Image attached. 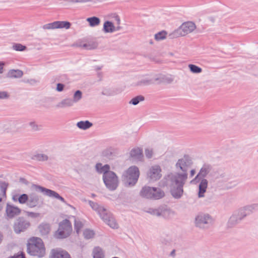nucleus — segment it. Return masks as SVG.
Segmentation results:
<instances>
[{"label": "nucleus", "instance_id": "nucleus-1", "mask_svg": "<svg viewBox=\"0 0 258 258\" xmlns=\"http://www.w3.org/2000/svg\"><path fill=\"white\" fill-rule=\"evenodd\" d=\"M96 168L99 172L104 173L103 180L106 186L110 189H115L118 185V179L114 172L109 170V166L108 165L102 166L101 164L98 163Z\"/></svg>", "mask_w": 258, "mask_h": 258}, {"label": "nucleus", "instance_id": "nucleus-2", "mask_svg": "<svg viewBox=\"0 0 258 258\" xmlns=\"http://www.w3.org/2000/svg\"><path fill=\"white\" fill-rule=\"evenodd\" d=\"M27 251L32 255L43 257L45 254V247L42 239L35 237L30 238L28 241Z\"/></svg>", "mask_w": 258, "mask_h": 258}, {"label": "nucleus", "instance_id": "nucleus-3", "mask_svg": "<svg viewBox=\"0 0 258 258\" xmlns=\"http://www.w3.org/2000/svg\"><path fill=\"white\" fill-rule=\"evenodd\" d=\"M187 177L186 174L183 173L178 174L173 179L172 188L171 193L175 198H179L182 194V186Z\"/></svg>", "mask_w": 258, "mask_h": 258}, {"label": "nucleus", "instance_id": "nucleus-4", "mask_svg": "<svg viewBox=\"0 0 258 258\" xmlns=\"http://www.w3.org/2000/svg\"><path fill=\"white\" fill-rule=\"evenodd\" d=\"M72 232V227L70 221L67 219L63 220L59 224L57 230L55 233V237L62 239L68 237Z\"/></svg>", "mask_w": 258, "mask_h": 258}, {"label": "nucleus", "instance_id": "nucleus-5", "mask_svg": "<svg viewBox=\"0 0 258 258\" xmlns=\"http://www.w3.org/2000/svg\"><path fill=\"white\" fill-rule=\"evenodd\" d=\"M92 207L96 210H98L103 220L112 228H118V224L112 216L108 213L106 210L103 207H99L95 203L91 204Z\"/></svg>", "mask_w": 258, "mask_h": 258}, {"label": "nucleus", "instance_id": "nucleus-6", "mask_svg": "<svg viewBox=\"0 0 258 258\" xmlns=\"http://www.w3.org/2000/svg\"><path fill=\"white\" fill-rule=\"evenodd\" d=\"M139 176V171L136 167H130L124 175V181L128 185H134Z\"/></svg>", "mask_w": 258, "mask_h": 258}, {"label": "nucleus", "instance_id": "nucleus-7", "mask_svg": "<svg viewBox=\"0 0 258 258\" xmlns=\"http://www.w3.org/2000/svg\"><path fill=\"white\" fill-rule=\"evenodd\" d=\"M141 195L147 198L159 199L163 197L164 194L159 189L145 187L141 191Z\"/></svg>", "mask_w": 258, "mask_h": 258}, {"label": "nucleus", "instance_id": "nucleus-8", "mask_svg": "<svg viewBox=\"0 0 258 258\" xmlns=\"http://www.w3.org/2000/svg\"><path fill=\"white\" fill-rule=\"evenodd\" d=\"M196 29L195 24L191 22H187L183 23L177 30V33L180 36H184L191 32Z\"/></svg>", "mask_w": 258, "mask_h": 258}, {"label": "nucleus", "instance_id": "nucleus-9", "mask_svg": "<svg viewBox=\"0 0 258 258\" xmlns=\"http://www.w3.org/2000/svg\"><path fill=\"white\" fill-rule=\"evenodd\" d=\"M71 26L70 23L66 21H56L43 26L45 29L66 28L69 29Z\"/></svg>", "mask_w": 258, "mask_h": 258}, {"label": "nucleus", "instance_id": "nucleus-10", "mask_svg": "<svg viewBox=\"0 0 258 258\" xmlns=\"http://www.w3.org/2000/svg\"><path fill=\"white\" fill-rule=\"evenodd\" d=\"M50 258H71L70 254L66 250L57 248L52 249Z\"/></svg>", "mask_w": 258, "mask_h": 258}, {"label": "nucleus", "instance_id": "nucleus-11", "mask_svg": "<svg viewBox=\"0 0 258 258\" xmlns=\"http://www.w3.org/2000/svg\"><path fill=\"white\" fill-rule=\"evenodd\" d=\"M161 170L159 166H153L148 173V176L152 181L157 180L159 179L161 176Z\"/></svg>", "mask_w": 258, "mask_h": 258}, {"label": "nucleus", "instance_id": "nucleus-12", "mask_svg": "<svg viewBox=\"0 0 258 258\" xmlns=\"http://www.w3.org/2000/svg\"><path fill=\"white\" fill-rule=\"evenodd\" d=\"M30 225L29 222L20 220L15 225V231L17 233H20L27 229Z\"/></svg>", "mask_w": 258, "mask_h": 258}, {"label": "nucleus", "instance_id": "nucleus-13", "mask_svg": "<svg viewBox=\"0 0 258 258\" xmlns=\"http://www.w3.org/2000/svg\"><path fill=\"white\" fill-rule=\"evenodd\" d=\"M6 212L9 217H13L16 215L19 214L20 213L21 211L17 207L10 205H8Z\"/></svg>", "mask_w": 258, "mask_h": 258}, {"label": "nucleus", "instance_id": "nucleus-14", "mask_svg": "<svg viewBox=\"0 0 258 258\" xmlns=\"http://www.w3.org/2000/svg\"><path fill=\"white\" fill-rule=\"evenodd\" d=\"M189 164V162L187 157H184L183 158H182L178 160V163H177V166H179L181 170L184 172H185L187 169V166Z\"/></svg>", "mask_w": 258, "mask_h": 258}, {"label": "nucleus", "instance_id": "nucleus-15", "mask_svg": "<svg viewBox=\"0 0 258 258\" xmlns=\"http://www.w3.org/2000/svg\"><path fill=\"white\" fill-rule=\"evenodd\" d=\"M131 156L136 159L141 160L143 157L142 150L139 148L133 149L131 152Z\"/></svg>", "mask_w": 258, "mask_h": 258}, {"label": "nucleus", "instance_id": "nucleus-16", "mask_svg": "<svg viewBox=\"0 0 258 258\" xmlns=\"http://www.w3.org/2000/svg\"><path fill=\"white\" fill-rule=\"evenodd\" d=\"M208 185V182L207 180L204 179L202 180L200 186H199V197H204V194L205 192Z\"/></svg>", "mask_w": 258, "mask_h": 258}, {"label": "nucleus", "instance_id": "nucleus-17", "mask_svg": "<svg viewBox=\"0 0 258 258\" xmlns=\"http://www.w3.org/2000/svg\"><path fill=\"white\" fill-rule=\"evenodd\" d=\"M38 201V198L37 196L30 195L28 198L27 205L31 208L34 207L37 205Z\"/></svg>", "mask_w": 258, "mask_h": 258}, {"label": "nucleus", "instance_id": "nucleus-18", "mask_svg": "<svg viewBox=\"0 0 258 258\" xmlns=\"http://www.w3.org/2000/svg\"><path fill=\"white\" fill-rule=\"evenodd\" d=\"M41 188L42 189V190L43 191H44L45 194H46V195H48L50 197H54L55 198H56L57 199L61 200L62 201H64L62 197H60L58 194L54 192V191H52V190H51L49 189H44L42 188Z\"/></svg>", "mask_w": 258, "mask_h": 258}, {"label": "nucleus", "instance_id": "nucleus-19", "mask_svg": "<svg viewBox=\"0 0 258 258\" xmlns=\"http://www.w3.org/2000/svg\"><path fill=\"white\" fill-rule=\"evenodd\" d=\"M23 75V72L20 70H12L8 73V76L10 78H18Z\"/></svg>", "mask_w": 258, "mask_h": 258}, {"label": "nucleus", "instance_id": "nucleus-20", "mask_svg": "<svg viewBox=\"0 0 258 258\" xmlns=\"http://www.w3.org/2000/svg\"><path fill=\"white\" fill-rule=\"evenodd\" d=\"M87 21L89 22L90 26L91 27L98 25L100 22L99 19L96 17L87 18Z\"/></svg>", "mask_w": 258, "mask_h": 258}, {"label": "nucleus", "instance_id": "nucleus-21", "mask_svg": "<svg viewBox=\"0 0 258 258\" xmlns=\"http://www.w3.org/2000/svg\"><path fill=\"white\" fill-rule=\"evenodd\" d=\"M39 228L40 232L43 235L48 233L50 230V226L47 224L41 225Z\"/></svg>", "mask_w": 258, "mask_h": 258}, {"label": "nucleus", "instance_id": "nucleus-22", "mask_svg": "<svg viewBox=\"0 0 258 258\" xmlns=\"http://www.w3.org/2000/svg\"><path fill=\"white\" fill-rule=\"evenodd\" d=\"M104 29L106 32H112L114 30V26L112 23L107 21L104 24Z\"/></svg>", "mask_w": 258, "mask_h": 258}, {"label": "nucleus", "instance_id": "nucleus-23", "mask_svg": "<svg viewBox=\"0 0 258 258\" xmlns=\"http://www.w3.org/2000/svg\"><path fill=\"white\" fill-rule=\"evenodd\" d=\"M92 124L89 122L88 121H80L77 123L78 126L79 128L83 130H86L87 128H89L92 126Z\"/></svg>", "mask_w": 258, "mask_h": 258}, {"label": "nucleus", "instance_id": "nucleus-24", "mask_svg": "<svg viewBox=\"0 0 258 258\" xmlns=\"http://www.w3.org/2000/svg\"><path fill=\"white\" fill-rule=\"evenodd\" d=\"M94 258H103V253L102 250L99 247L95 248L93 251Z\"/></svg>", "mask_w": 258, "mask_h": 258}, {"label": "nucleus", "instance_id": "nucleus-25", "mask_svg": "<svg viewBox=\"0 0 258 258\" xmlns=\"http://www.w3.org/2000/svg\"><path fill=\"white\" fill-rule=\"evenodd\" d=\"M83 224L82 222L78 220H75V228L78 234H79L81 231V229L83 228Z\"/></svg>", "mask_w": 258, "mask_h": 258}, {"label": "nucleus", "instance_id": "nucleus-26", "mask_svg": "<svg viewBox=\"0 0 258 258\" xmlns=\"http://www.w3.org/2000/svg\"><path fill=\"white\" fill-rule=\"evenodd\" d=\"M84 236L86 239H90L93 237L94 233L93 231L89 229H86L83 233Z\"/></svg>", "mask_w": 258, "mask_h": 258}, {"label": "nucleus", "instance_id": "nucleus-27", "mask_svg": "<svg viewBox=\"0 0 258 258\" xmlns=\"http://www.w3.org/2000/svg\"><path fill=\"white\" fill-rule=\"evenodd\" d=\"M29 197L26 194H23L18 198V201L21 204L28 202Z\"/></svg>", "mask_w": 258, "mask_h": 258}, {"label": "nucleus", "instance_id": "nucleus-28", "mask_svg": "<svg viewBox=\"0 0 258 258\" xmlns=\"http://www.w3.org/2000/svg\"><path fill=\"white\" fill-rule=\"evenodd\" d=\"M189 68L190 71L194 73H199L202 72V69L201 68L194 64H189Z\"/></svg>", "mask_w": 258, "mask_h": 258}, {"label": "nucleus", "instance_id": "nucleus-29", "mask_svg": "<svg viewBox=\"0 0 258 258\" xmlns=\"http://www.w3.org/2000/svg\"><path fill=\"white\" fill-rule=\"evenodd\" d=\"M209 219L210 218L208 216L204 217V219H203V218L201 216H198L196 219V221L198 224L201 223H207L208 221L207 220Z\"/></svg>", "mask_w": 258, "mask_h": 258}, {"label": "nucleus", "instance_id": "nucleus-30", "mask_svg": "<svg viewBox=\"0 0 258 258\" xmlns=\"http://www.w3.org/2000/svg\"><path fill=\"white\" fill-rule=\"evenodd\" d=\"M166 34L165 31L160 32L155 35V39L158 40L163 39L166 37Z\"/></svg>", "mask_w": 258, "mask_h": 258}, {"label": "nucleus", "instance_id": "nucleus-31", "mask_svg": "<svg viewBox=\"0 0 258 258\" xmlns=\"http://www.w3.org/2000/svg\"><path fill=\"white\" fill-rule=\"evenodd\" d=\"M144 100V97L142 96H139L137 97L133 98L131 102H132L134 105L137 104L140 101H142Z\"/></svg>", "mask_w": 258, "mask_h": 258}, {"label": "nucleus", "instance_id": "nucleus-32", "mask_svg": "<svg viewBox=\"0 0 258 258\" xmlns=\"http://www.w3.org/2000/svg\"><path fill=\"white\" fill-rule=\"evenodd\" d=\"M96 46H97V45H96V43H93V42H91L88 43V44H85L83 45L84 47H85L87 49H88L95 48L96 47Z\"/></svg>", "mask_w": 258, "mask_h": 258}, {"label": "nucleus", "instance_id": "nucleus-33", "mask_svg": "<svg viewBox=\"0 0 258 258\" xmlns=\"http://www.w3.org/2000/svg\"><path fill=\"white\" fill-rule=\"evenodd\" d=\"M14 48L18 51H23L26 49L25 46L22 45L20 44H16L13 46Z\"/></svg>", "mask_w": 258, "mask_h": 258}, {"label": "nucleus", "instance_id": "nucleus-34", "mask_svg": "<svg viewBox=\"0 0 258 258\" xmlns=\"http://www.w3.org/2000/svg\"><path fill=\"white\" fill-rule=\"evenodd\" d=\"M145 154H146V156L148 158L152 157V156L153 155V150H152V149H150V148L146 149V150H145Z\"/></svg>", "mask_w": 258, "mask_h": 258}, {"label": "nucleus", "instance_id": "nucleus-35", "mask_svg": "<svg viewBox=\"0 0 258 258\" xmlns=\"http://www.w3.org/2000/svg\"><path fill=\"white\" fill-rule=\"evenodd\" d=\"M82 93L80 91H77L74 95V100L78 101L81 98Z\"/></svg>", "mask_w": 258, "mask_h": 258}, {"label": "nucleus", "instance_id": "nucleus-36", "mask_svg": "<svg viewBox=\"0 0 258 258\" xmlns=\"http://www.w3.org/2000/svg\"><path fill=\"white\" fill-rule=\"evenodd\" d=\"M12 258H24V254L23 252H21L20 253H18L17 255L13 256Z\"/></svg>", "mask_w": 258, "mask_h": 258}, {"label": "nucleus", "instance_id": "nucleus-37", "mask_svg": "<svg viewBox=\"0 0 258 258\" xmlns=\"http://www.w3.org/2000/svg\"><path fill=\"white\" fill-rule=\"evenodd\" d=\"M28 215L31 217L36 218L39 217L40 214L35 213H28Z\"/></svg>", "mask_w": 258, "mask_h": 258}, {"label": "nucleus", "instance_id": "nucleus-38", "mask_svg": "<svg viewBox=\"0 0 258 258\" xmlns=\"http://www.w3.org/2000/svg\"><path fill=\"white\" fill-rule=\"evenodd\" d=\"M8 97V94L5 92H0V99Z\"/></svg>", "mask_w": 258, "mask_h": 258}, {"label": "nucleus", "instance_id": "nucleus-39", "mask_svg": "<svg viewBox=\"0 0 258 258\" xmlns=\"http://www.w3.org/2000/svg\"><path fill=\"white\" fill-rule=\"evenodd\" d=\"M38 159L39 160H46L47 159V157L45 155H42L41 156H38Z\"/></svg>", "mask_w": 258, "mask_h": 258}, {"label": "nucleus", "instance_id": "nucleus-40", "mask_svg": "<svg viewBox=\"0 0 258 258\" xmlns=\"http://www.w3.org/2000/svg\"><path fill=\"white\" fill-rule=\"evenodd\" d=\"M63 85L61 84H57V90L58 91H61L63 90Z\"/></svg>", "mask_w": 258, "mask_h": 258}, {"label": "nucleus", "instance_id": "nucleus-41", "mask_svg": "<svg viewBox=\"0 0 258 258\" xmlns=\"http://www.w3.org/2000/svg\"><path fill=\"white\" fill-rule=\"evenodd\" d=\"M4 65V63L0 62V73H3V66Z\"/></svg>", "mask_w": 258, "mask_h": 258}, {"label": "nucleus", "instance_id": "nucleus-42", "mask_svg": "<svg viewBox=\"0 0 258 258\" xmlns=\"http://www.w3.org/2000/svg\"><path fill=\"white\" fill-rule=\"evenodd\" d=\"M64 102L68 105H72V102H71V101H70V100H66L64 101Z\"/></svg>", "mask_w": 258, "mask_h": 258}, {"label": "nucleus", "instance_id": "nucleus-43", "mask_svg": "<svg viewBox=\"0 0 258 258\" xmlns=\"http://www.w3.org/2000/svg\"><path fill=\"white\" fill-rule=\"evenodd\" d=\"M195 174V171L194 170H192L190 172V175L191 176H194Z\"/></svg>", "mask_w": 258, "mask_h": 258}, {"label": "nucleus", "instance_id": "nucleus-44", "mask_svg": "<svg viewBox=\"0 0 258 258\" xmlns=\"http://www.w3.org/2000/svg\"><path fill=\"white\" fill-rule=\"evenodd\" d=\"M2 238H3V236L1 234V233H0V243L1 242V241L2 240Z\"/></svg>", "mask_w": 258, "mask_h": 258}, {"label": "nucleus", "instance_id": "nucleus-45", "mask_svg": "<svg viewBox=\"0 0 258 258\" xmlns=\"http://www.w3.org/2000/svg\"><path fill=\"white\" fill-rule=\"evenodd\" d=\"M116 19L117 20L118 22L119 21V18L118 17H116Z\"/></svg>", "mask_w": 258, "mask_h": 258}]
</instances>
